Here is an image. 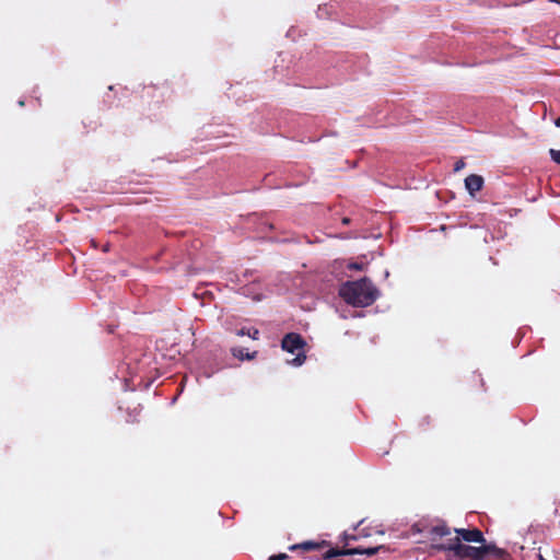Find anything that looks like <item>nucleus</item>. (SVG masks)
Wrapping results in <instances>:
<instances>
[{
    "instance_id": "7ed1b4c3",
    "label": "nucleus",
    "mask_w": 560,
    "mask_h": 560,
    "mask_svg": "<svg viewBox=\"0 0 560 560\" xmlns=\"http://www.w3.org/2000/svg\"><path fill=\"white\" fill-rule=\"evenodd\" d=\"M303 346V339L301 338V336L296 334H289L283 338L282 349L290 353L296 354V357L293 360L289 361L290 364L294 366H300L303 364L305 360V355L302 351Z\"/></svg>"
},
{
    "instance_id": "ddd939ff",
    "label": "nucleus",
    "mask_w": 560,
    "mask_h": 560,
    "mask_svg": "<svg viewBox=\"0 0 560 560\" xmlns=\"http://www.w3.org/2000/svg\"><path fill=\"white\" fill-rule=\"evenodd\" d=\"M349 267H350L351 269H358V270L362 268V266H361V265H359V264H351V265H349Z\"/></svg>"
},
{
    "instance_id": "2eb2a0df",
    "label": "nucleus",
    "mask_w": 560,
    "mask_h": 560,
    "mask_svg": "<svg viewBox=\"0 0 560 560\" xmlns=\"http://www.w3.org/2000/svg\"><path fill=\"white\" fill-rule=\"evenodd\" d=\"M556 125L560 127V117L556 120Z\"/></svg>"
},
{
    "instance_id": "f257e3e1",
    "label": "nucleus",
    "mask_w": 560,
    "mask_h": 560,
    "mask_svg": "<svg viewBox=\"0 0 560 560\" xmlns=\"http://www.w3.org/2000/svg\"><path fill=\"white\" fill-rule=\"evenodd\" d=\"M429 534L432 547L453 551L457 558L481 560L489 553L500 552L494 545H485L483 542L480 547L466 546L460 542L458 536H451V530L445 525L431 527Z\"/></svg>"
},
{
    "instance_id": "dca6fc26",
    "label": "nucleus",
    "mask_w": 560,
    "mask_h": 560,
    "mask_svg": "<svg viewBox=\"0 0 560 560\" xmlns=\"http://www.w3.org/2000/svg\"><path fill=\"white\" fill-rule=\"evenodd\" d=\"M539 560H545L541 556H539Z\"/></svg>"
},
{
    "instance_id": "39448f33",
    "label": "nucleus",
    "mask_w": 560,
    "mask_h": 560,
    "mask_svg": "<svg viewBox=\"0 0 560 560\" xmlns=\"http://www.w3.org/2000/svg\"><path fill=\"white\" fill-rule=\"evenodd\" d=\"M483 186V178L480 175H469L465 179V187L470 194V196H475L477 191H479Z\"/></svg>"
},
{
    "instance_id": "4468645a",
    "label": "nucleus",
    "mask_w": 560,
    "mask_h": 560,
    "mask_svg": "<svg viewBox=\"0 0 560 560\" xmlns=\"http://www.w3.org/2000/svg\"><path fill=\"white\" fill-rule=\"evenodd\" d=\"M237 335H240V336H245V335H247V336H248V330L241 329V330H238Z\"/></svg>"
},
{
    "instance_id": "0eeeda50",
    "label": "nucleus",
    "mask_w": 560,
    "mask_h": 560,
    "mask_svg": "<svg viewBox=\"0 0 560 560\" xmlns=\"http://www.w3.org/2000/svg\"><path fill=\"white\" fill-rule=\"evenodd\" d=\"M376 551V549H365V550H359V549H353V550H348L346 551L345 553L347 555H350V553H366V555H374Z\"/></svg>"
},
{
    "instance_id": "f03ea898",
    "label": "nucleus",
    "mask_w": 560,
    "mask_h": 560,
    "mask_svg": "<svg viewBox=\"0 0 560 560\" xmlns=\"http://www.w3.org/2000/svg\"><path fill=\"white\" fill-rule=\"evenodd\" d=\"M339 293L347 303L354 306H368L377 296L376 289L366 279L345 283Z\"/></svg>"
},
{
    "instance_id": "9b49d317",
    "label": "nucleus",
    "mask_w": 560,
    "mask_h": 560,
    "mask_svg": "<svg viewBox=\"0 0 560 560\" xmlns=\"http://www.w3.org/2000/svg\"><path fill=\"white\" fill-rule=\"evenodd\" d=\"M285 558H287L285 553H280L278 556L270 557L269 560H282V559H285Z\"/></svg>"
},
{
    "instance_id": "423d86ee",
    "label": "nucleus",
    "mask_w": 560,
    "mask_h": 560,
    "mask_svg": "<svg viewBox=\"0 0 560 560\" xmlns=\"http://www.w3.org/2000/svg\"><path fill=\"white\" fill-rule=\"evenodd\" d=\"M233 355L237 359H241V360H244V359H253L254 355L247 353L244 351V349L240 348V349H233Z\"/></svg>"
},
{
    "instance_id": "20e7f679",
    "label": "nucleus",
    "mask_w": 560,
    "mask_h": 560,
    "mask_svg": "<svg viewBox=\"0 0 560 560\" xmlns=\"http://www.w3.org/2000/svg\"><path fill=\"white\" fill-rule=\"evenodd\" d=\"M455 533H456L455 536H458L460 541L465 540V541H468V542H485L482 533L479 529H477V528H472V529H464V528L455 529Z\"/></svg>"
},
{
    "instance_id": "9d476101",
    "label": "nucleus",
    "mask_w": 560,
    "mask_h": 560,
    "mask_svg": "<svg viewBox=\"0 0 560 560\" xmlns=\"http://www.w3.org/2000/svg\"><path fill=\"white\" fill-rule=\"evenodd\" d=\"M464 166H465L464 161H462V160H460V161H457V162L455 163V165H454V171H455V172H458V171H460Z\"/></svg>"
},
{
    "instance_id": "f8f14e48",
    "label": "nucleus",
    "mask_w": 560,
    "mask_h": 560,
    "mask_svg": "<svg viewBox=\"0 0 560 560\" xmlns=\"http://www.w3.org/2000/svg\"><path fill=\"white\" fill-rule=\"evenodd\" d=\"M248 336L253 339H257V336H258V330L257 329H253L252 331L248 330Z\"/></svg>"
},
{
    "instance_id": "1a4fd4ad",
    "label": "nucleus",
    "mask_w": 560,
    "mask_h": 560,
    "mask_svg": "<svg viewBox=\"0 0 560 560\" xmlns=\"http://www.w3.org/2000/svg\"><path fill=\"white\" fill-rule=\"evenodd\" d=\"M314 546L315 545L313 542H304V544H302L300 546H292L291 549H295L298 547H301L303 549L310 550V549L314 548Z\"/></svg>"
},
{
    "instance_id": "6e6552de",
    "label": "nucleus",
    "mask_w": 560,
    "mask_h": 560,
    "mask_svg": "<svg viewBox=\"0 0 560 560\" xmlns=\"http://www.w3.org/2000/svg\"><path fill=\"white\" fill-rule=\"evenodd\" d=\"M550 155H551V159H552L556 163H559V164H560V150H553V149H551V150H550Z\"/></svg>"
}]
</instances>
